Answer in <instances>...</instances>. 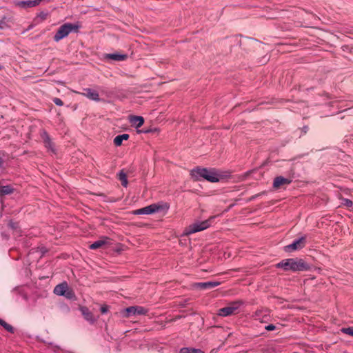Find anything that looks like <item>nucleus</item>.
<instances>
[{
    "instance_id": "nucleus-25",
    "label": "nucleus",
    "mask_w": 353,
    "mask_h": 353,
    "mask_svg": "<svg viewBox=\"0 0 353 353\" xmlns=\"http://www.w3.org/2000/svg\"><path fill=\"white\" fill-rule=\"evenodd\" d=\"M341 332L353 336V327L342 328Z\"/></svg>"
},
{
    "instance_id": "nucleus-35",
    "label": "nucleus",
    "mask_w": 353,
    "mask_h": 353,
    "mask_svg": "<svg viewBox=\"0 0 353 353\" xmlns=\"http://www.w3.org/2000/svg\"><path fill=\"white\" fill-rule=\"evenodd\" d=\"M259 312H256V317H259Z\"/></svg>"
},
{
    "instance_id": "nucleus-2",
    "label": "nucleus",
    "mask_w": 353,
    "mask_h": 353,
    "mask_svg": "<svg viewBox=\"0 0 353 353\" xmlns=\"http://www.w3.org/2000/svg\"><path fill=\"white\" fill-rule=\"evenodd\" d=\"M276 266L279 268H282L285 271H303L308 268L307 263L302 259H288L283 260L277 263Z\"/></svg>"
},
{
    "instance_id": "nucleus-34",
    "label": "nucleus",
    "mask_w": 353,
    "mask_h": 353,
    "mask_svg": "<svg viewBox=\"0 0 353 353\" xmlns=\"http://www.w3.org/2000/svg\"><path fill=\"white\" fill-rule=\"evenodd\" d=\"M94 243H105V242L103 241H97Z\"/></svg>"
},
{
    "instance_id": "nucleus-9",
    "label": "nucleus",
    "mask_w": 353,
    "mask_h": 353,
    "mask_svg": "<svg viewBox=\"0 0 353 353\" xmlns=\"http://www.w3.org/2000/svg\"><path fill=\"white\" fill-rule=\"evenodd\" d=\"M291 183V180L288 178H284L281 176H277L274 179L273 186L274 188L278 189L280 187L288 185Z\"/></svg>"
},
{
    "instance_id": "nucleus-33",
    "label": "nucleus",
    "mask_w": 353,
    "mask_h": 353,
    "mask_svg": "<svg viewBox=\"0 0 353 353\" xmlns=\"http://www.w3.org/2000/svg\"><path fill=\"white\" fill-rule=\"evenodd\" d=\"M50 0H35L37 6H39L41 2L46 1L49 2Z\"/></svg>"
},
{
    "instance_id": "nucleus-18",
    "label": "nucleus",
    "mask_w": 353,
    "mask_h": 353,
    "mask_svg": "<svg viewBox=\"0 0 353 353\" xmlns=\"http://www.w3.org/2000/svg\"><path fill=\"white\" fill-rule=\"evenodd\" d=\"M42 137L43 139L45 146L48 149H49V150H52L53 152L54 151L53 143L51 141L48 134L46 132H43V134L42 135Z\"/></svg>"
},
{
    "instance_id": "nucleus-13",
    "label": "nucleus",
    "mask_w": 353,
    "mask_h": 353,
    "mask_svg": "<svg viewBox=\"0 0 353 353\" xmlns=\"http://www.w3.org/2000/svg\"><path fill=\"white\" fill-rule=\"evenodd\" d=\"M105 57L114 61H121L125 60L128 56L125 54L111 53L106 54Z\"/></svg>"
},
{
    "instance_id": "nucleus-12",
    "label": "nucleus",
    "mask_w": 353,
    "mask_h": 353,
    "mask_svg": "<svg viewBox=\"0 0 353 353\" xmlns=\"http://www.w3.org/2000/svg\"><path fill=\"white\" fill-rule=\"evenodd\" d=\"M129 120L132 125L137 128H140L144 123V119L141 116H131Z\"/></svg>"
},
{
    "instance_id": "nucleus-10",
    "label": "nucleus",
    "mask_w": 353,
    "mask_h": 353,
    "mask_svg": "<svg viewBox=\"0 0 353 353\" xmlns=\"http://www.w3.org/2000/svg\"><path fill=\"white\" fill-rule=\"evenodd\" d=\"M220 285L219 282L216 281H210V282H204V283H196L194 285V287L205 290L208 288H213Z\"/></svg>"
},
{
    "instance_id": "nucleus-28",
    "label": "nucleus",
    "mask_w": 353,
    "mask_h": 353,
    "mask_svg": "<svg viewBox=\"0 0 353 353\" xmlns=\"http://www.w3.org/2000/svg\"><path fill=\"white\" fill-rule=\"evenodd\" d=\"M53 102L59 106H62L63 105V101L59 98H54Z\"/></svg>"
},
{
    "instance_id": "nucleus-16",
    "label": "nucleus",
    "mask_w": 353,
    "mask_h": 353,
    "mask_svg": "<svg viewBox=\"0 0 353 353\" xmlns=\"http://www.w3.org/2000/svg\"><path fill=\"white\" fill-rule=\"evenodd\" d=\"M303 248V244H289L284 247L286 252H292L295 250H300Z\"/></svg>"
},
{
    "instance_id": "nucleus-26",
    "label": "nucleus",
    "mask_w": 353,
    "mask_h": 353,
    "mask_svg": "<svg viewBox=\"0 0 353 353\" xmlns=\"http://www.w3.org/2000/svg\"><path fill=\"white\" fill-rule=\"evenodd\" d=\"M342 204L347 207H351L352 205V201L348 199H343Z\"/></svg>"
},
{
    "instance_id": "nucleus-30",
    "label": "nucleus",
    "mask_w": 353,
    "mask_h": 353,
    "mask_svg": "<svg viewBox=\"0 0 353 353\" xmlns=\"http://www.w3.org/2000/svg\"><path fill=\"white\" fill-rule=\"evenodd\" d=\"M101 245H102V244H90V249L97 250V249L99 248Z\"/></svg>"
},
{
    "instance_id": "nucleus-8",
    "label": "nucleus",
    "mask_w": 353,
    "mask_h": 353,
    "mask_svg": "<svg viewBox=\"0 0 353 353\" xmlns=\"http://www.w3.org/2000/svg\"><path fill=\"white\" fill-rule=\"evenodd\" d=\"M14 3L17 7L23 9H27L29 8L37 6L35 0L15 1Z\"/></svg>"
},
{
    "instance_id": "nucleus-3",
    "label": "nucleus",
    "mask_w": 353,
    "mask_h": 353,
    "mask_svg": "<svg viewBox=\"0 0 353 353\" xmlns=\"http://www.w3.org/2000/svg\"><path fill=\"white\" fill-rule=\"evenodd\" d=\"M214 219V216H211L205 221L195 222L185 229L183 234L188 236L191 234L205 230L211 225Z\"/></svg>"
},
{
    "instance_id": "nucleus-1",
    "label": "nucleus",
    "mask_w": 353,
    "mask_h": 353,
    "mask_svg": "<svg viewBox=\"0 0 353 353\" xmlns=\"http://www.w3.org/2000/svg\"><path fill=\"white\" fill-rule=\"evenodd\" d=\"M190 175L194 181H200L201 179H204L211 183L219 182L224 176L223 173L218 170L201 167H196L192 170Z\"/></svg>"
},
{
    "instance_id": "nucleus-27",
    "label": "nucleus",
    "mask_w": 353,
    "mask_h": 353,
    "mask_svg": "<svg viewBox=\"0 0 353 353\" xmlns=\"http://www.w3.org/2000/svg\"><path fill=\"white\" fill-rule=\"evenodd\" d=\"M306 240H307V236H301L299 239H294L292 243H303L304 241H306Z\"/></svg>"
},
{
    "instance_id": "nucleus-11",
    "label": "nucleus",
    "mask_w": 353,
    "mask_h": 353,
    "mask_svg": "<svg viewBox=\"0 0 353 353\" xmlns=\"http://www.w3.org/2000/svg\"><path fill=\"white\" fill-rule=\"evenodd\" d=\"M82 94L93 101H99L100 100L98 92L92 89H85Z\"/></svg>"
},
{
    "instance_id": "nucleus-29",
    "label": "nucleus",
    "mask_w": 353,
    "mask_h": 353,
    "mask_svg": "<svg viewBox=\"0 0 353 353\" xmlns=\"http://www.w3.org/2000/svg\"><path fill=\"white\" fill-rule=\"evenodd\" d=\"M8 225L12 230H17L18 228V223L16 222L10 221Z\"/></svg>"
},
{
    "instance_id": "nucleus-15",
    "label": "nucleus",
    "mask_w": 353,
    "mask_h": 353,
    "mask_svg": "<svg viewBox=\"0 0 353 353\" xmlns=\"http://www.w3.org/2000/svg\"><path fill=\"white\" fill-rule=\"evenodd\" d=\"M128 139H129V134H123L121 135H118L114 139V144L116 146H120L122 145L123 141H124V140L126 141Z\"/></svg>"
},
{
    "instance_id": "nucleus-6",
    "label": "nucleus",
    "mask_w": 353,
    "mask_h": 353,
    "mask_svg": "<svg viewBox=\"0 0 353 353\" xmlns=\"http://www.w3.org/2000/svg\"><path fill=\"white\" fill-rule=\"evenodd\" d=\"M159 210V206L156 204H152L148 206H146L143 208H140L136 210L134 212V214H150L154 212H158Z\"/></svg>"
},
{
    "instance_id": "nucleus-7",
    "label": "nucleus",
    "mask_w": 353,
    "mask_h": 353,
    "mask_svg": "<svg viewBox=\"0 0 353 353\" xmlns=\"http://www.w3.org/2000/svg\"><path fill=\"white\" fill-rule=\"evenodd\" d=\"M125 312L127 314L126 316H135V315H141L145 314L147 313V310L141 306H132L125 309Z\"/></svg>"
},
{
    "instance_id": "nucleus-23",
    "label": "nucleus",
    "mask_w": 353,
    "mask_h": 353,
    "mask_svg": "<svg viewBox=\"0 0 353 353\" xmlns=\"http://www.w3.org/2000/svg\"><path fill=\"white\" fill-rule=\"evenodd\" d=\"M180 353H203V352L200 350L183 348L181 350Z\"/></svg>"
},
{
    "instance_id": "nucleus-17",
    "label": "nucleus",
    "mask_w": 353,
    "mask_h": 353,
    "mask_svg": "<svg viewBox=\"0 0 353 353\" xmlns=\"http://www.w3.org/2000/svg\"><path fill=\"white\" fill-rule=\"evenodd\" d=\"M14 188L10 185L0 186V196L9 195L12 194Z\"/></svg>"
},
{
    "instance_id": "nucleus-14",
    "label": "nucleus",
    "mask_w": 353,
    "mask_h": 353,
    "mask_svg": "<svg viewBox=\"0 0 353 353\" xmlns=\"http://www.w3.org/2000/svg\"><path fill=\"white\" fill-rule=\"evenodd\" d=\"M68 288V285L66 283H62L59 285H57L54 289V293L59 296H63L65 292V290Z\"/></svg>"
},
{
    "instance_id": "nucleus-4",
    "label": "nucleus",
    "mask_w": 353,
    "mask_h": 353,
    "mask_svg": "<svg viewBox=\"0 0 353 353\" xmlns=\"http://www.w3.org/2000/svg\"><path fill=\"white\" fill-rule=\"evenodd\" d=\"M78 29V25L70 23H65L59 28L57 32L54 36V40L58 42L63 38L68 37L70 32H77Z\"/></svg>"
},
{
    "instance_id": "nucleus-19",
    "label": "nucleus",
    "mask_w": 353,
    "mask_h": 353,
    "mask_svg": "<svg viewBox=\"0 0 353 353\" xmlns=\"http://www.w3.org/2000/svg\"><path fill=\"white\" fill-rule=\"evenodd\" d=\"M81 312L83 315L84 316L85 319L93 323L96 321V319L94 317V316L92 314V313L85 307H83L81 309Z\"/></svg>"
},
{
    "instance_id": "nucleus-22",
    "label": "nucleus",
    "mask_w": 353,
    "mask_h": 353,
    "mask_svg": "<svg viewBox=\"0 0 353 353\" xmlns=\"http://www.w3.org/2000/svg\"><path fill=\"white\" fill-rule=\"evenodd\" d=\"M63 296H64L65 298H67L68 299H72L73 298H74V293L68 287L67 288V290H65V292L64 293V294H63Z\"/></svg>"
},
{
    "instance_id": "nucleus-32",
    "label": "nucleus",
    "mask_w": 353,
    "mask_h": 353,
    "mask_svg": "<svg viewBox=\"0 0 353 353\" xmlns=\"http://www.w3.org/2000/svg\"><path fill=\"white\" fill-rule=\"evenodd\" d=\"M265 330H268V331H272V330H274L275 329V326L274 325H268L267 326H265Z\"/></svg>"
},
{
    "instance_id": "nucleus-36",
    "label": "nucleus",
    "mask_w": 353,
    "mask_h": 353,
    "mask_svg": "<svg viewBox=\"0 0 353 353\" xmlns=\"http://www.w3.org/2000/svg\"><path fill=\"white\" fill-rule=\"evenodd\" d=\"M1 164H2V159H1V158H0V166L1 165Z\"/></svg>"
},
{
    "instance_id": "nucleus-31",
    "label": "nucleus",
    "mask_w": 353,
    "mask_h": 353,
    "mask_svg": "<svg viewBox=\"0 0 353 353\" xmlns=\"http://www.w3.org/2000/svg\"><path fill=\"white\" fill-rule=\"evenodd\" d=\"M108 311V305H103L101 307V312L102 314H105Z\"/></svg>"
},
{
    "instance_id": "nucleus-5",
    "label": "nucleus",
    "mask_w": 353,
    "mask_h": 353,
    "mask_svg": "<svg viewBox=\"0 0 353 353\" xmlns=\"http://www.w3.org/2000/svg\"><path fill=\"white\" fill-rule=\"evenodd\" d=\"M241 304V301L233 302L230 303L229 305L220 309L219 310L218 314L222 316H228L236 314Z\"/></svg>"
},
{
    "instance_id": "nucleus-24",
    "label": "nucleus",
    "mask_w": 353,
    "mask_h": 353,
    "mask_svg": "<svg viewBox=\"0 0 353 353\" xmlns=\"http://www.w3.org/2000/svg\"><path fill=\"white\" fill-rule=\"evenodd\" d=\"M0 325H1L7 331L10 332H13V327L1 319H0Z\"/></svg>"
},
{
    "instance_id": "nucleus-21",
    "label": "nucleus",
    "mask_w": 353,
    "mask_h": 353,
    "mask_svg": "<svg viewBox=\"0 0 353 353\" xmlns=\"http://www.w3.org/2000/svg\"><path fill=\"white\" fill-rule=\"evenodd\" d=\"M48 15V13L47 12L41 11L37 14L36 19L38 20V22L43 21L47 19Z\"/></svg>"
},
{
    "instance_id": "nucleus-20",
    "label": "nucleus",
    "mask_w": 353,
    "mask_h": 353,
    "mask_svg": "<svg viewBox=\"0 0 353 353\" xmlns=\"http://www.w3.org/2000/svg\"><path fill=\"white\" fill-rule=\"evenodd\" d=\"M119 179L121 181V183L123 186L126 187L128 185V180L126 174L121 170L119 174Z\"/></svg>"
}]
</instances>
